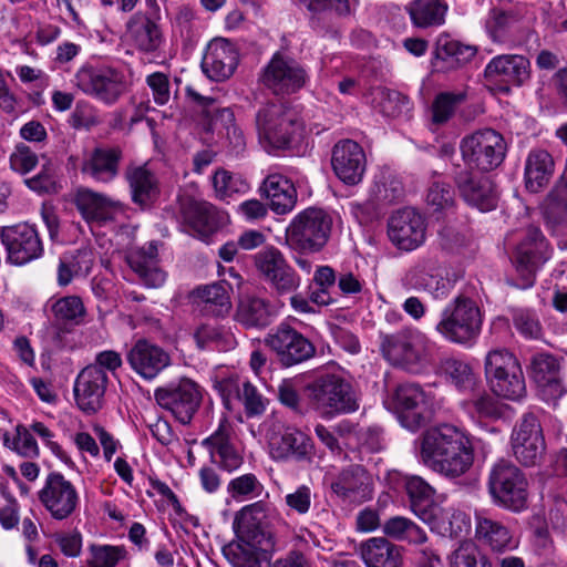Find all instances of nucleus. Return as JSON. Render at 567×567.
<instances>
[{"instance_id":"55","label":"nucleus","mask_w":567,"mask_h":567,"mask_svg":"<svg viewBox=\"0 0 567 567\" xmlns=\"http://www.w3.org/2000/svg\"><path fill=\"white\" fill-rule=\"evenodd\" d=\"M559 371L558 360L549 353H536L530 359V377L539 384L556 380Z\"/></svg>"},{"instance_id":"4","label":"nucleus","mask_w":567,"mask_h":567,"mask_svg":"<svg viewBox=\"0 0 567 567\" xmlns=\"http://www.w3.org/2000/svg\"><path fill=\"white\" fill-rule=\"evenodd\" d=\"M380 351L392 365L412 373L424 371L431 362V342L417 329H403L380 336Z\"/></svg>"},{"instance_id":"36","label":"nucleus","mask_w":567,"mask_h":567,"mask_svg":"<svg viewBox=\"0 0 567 567\" xmlns=\"http://www.w3.org/2000/svg\"><path fill=\"white\" fill-rule=\"evenodd\" d=\"M131 199L141 208L150 207L159 195V185L155 174L146 165H132L125 171Z\"/></svg>"},{"instance_id":"24","label":"nucleus","mask_w":567,"mask_h":567,"mask_svg":"<svg viewBox=\"0 0 567 567\" xmlns=\"http://www.w3.org/2000/svg\"><path fill=\"white\" fill-rule=\"evenodd\" d=\"M270 455L276 461L310 463L315 457V445L305 432L287 427L269 439Z\"/></svg>"},{"instance_id":"21","label":"nucleus","mask_w":567,"mask_h":567,"mask_svg":"<svg viewBox=\"0 0 567 567\" xmlns=\"http://www.w3.org/2000/svg\"><path fill=\"white\" fill-rule=\"evenodd\" d=\"M426 223L414 208L394 212L388 220L389 240L401 250L412 251L425 241Z\"/></svg>"},{"instance_id":"57","label":"nucleus","mask_w":567,"mask_h":567,"mask_svg":"<svg viewBox=\"0 0 567 567\" xmlns=\"http://www.w3.org/2000/svg\"><path fill=\"white\" fill-rule=\"evenodd\" d=\"M452 567H492L488 557L473 543L461 544L452 554Z\"/></svg>"},{"instance_id":"11","label":"nucleus","mask_w":567,"mask_h":567,"mask_svg":"<svg viewBox=\"0 0 567 567\" xmlns=\"http://www.w3.org/2000/svg\"><path fill=\"white\" fill-rule=\"evenodd\" d=\"M550 248L540 229L527 228L524 237L516 246L512 262L522 278L520 288H529L534 285L538 269L550 258Z\"/></svg>"},{"instance_id":"51","label":"nucleus","mask_w":567,"mask_h":567,"mask_svg":"<svg viewBox=\"0 0 567 567\" xmlns=\"http://www.w3.org/2000/svg\"><path fill=\"white\" fill-rule=\"evenodd\" d=\"M271 537H266L260 544L241 542L234 554V567H262V561L268 559V553L272 548Z\"/></svg>"},{"instance_id":"54","label":"nucleus","mask_w":567,"mask_h":567,"mask_svg":"<svg viewBox=\"0 0 567 567\" xmlns=\"http://www.w3.org/2000/svg\"><path fill=\"white\" fill-rule=\"evenodd\" d=\"M264 485L252 473L243 474L229 481L227 492L234 499L257 498L264 493Z\"/></svg>"},{"instance_id":"22","label":"nucleus","mask_w":567,"mask_h":567,"mask_svg":"<svg viewBox=\"0 0 567 567\" xmlns=\"http://www.w3.org/2000/svg\"><path fill=\"white\" fill-rule=\"evenodd\" d=\"M179 212L184 224L192 234L203 240L207 239L227 221V216L214 205L190 197L181 200Z\"/></svg>"},{"instance_id":"40","label":"nucleus","mask_w":567,"mask_h":567,"mask_svg":"<svg viewBox=\"0 0 567 567\" xmlns=\"http://www.w3.org/2000/svg\"><path fill=\"white\" fill-rule=\"evenodd\" d=\"M543 217L554 235L567 230V181L561 177L547 195L543 204Z\"/></svg>"},{"instance_id":"3","label":"nucleus","mask_w":567,"mask_h":567,"mask_svg":"<svg viewBox=\"0 0 567 567\" xmlns=\"http://www.w3.org/2000/svg\"><path fill=\"white\" fill-rule=\"evenodd\" d=\"M482 315L476 302L458 295L445 305L435 330L449 342L471 348L482 330Z\"/></svg>"},{"instance_id":"23","label":"nucleus","mask_w":567,"mask_h":567,"mask_svg":"<svg viewBox=\"0 0 567 567\" xmlns=\"http://www.w3.org/2000/svg\"><path fill=\"white\" fill-rule=\"evenodd\" d=\"M202 445L208 451L210 462L219 468L233 472L243 464V456L235 445L233 424L223 417L217 429L202 441Z\"/></svg>"},{"instance_id":"38","label":"nucleus","mask_w":567,"mask_h":567,"mask_svg":"<svg viewBox=\"0 0 567 567\" xmlns=\"http://www.w3.org/2000/svg\"><path fill=\"white\" fill-rule=\"evenodd\" d=\"M122 151L117 147H97L82 165V173L96 182L111 183L118 174Z\"/></svg>"},{"instance_id":"41","label":"nucleus","mask_w":567,"mask_h":567,"mask_svg":"<svg viewBox=\"0 0 567 567\" xmlns=\"http://www.w3.org/2000/svg\"><path fill=\"white\" fill-rule=\"evenodd\" d=\"M262 192L269 199L270 208L278 215L290 213L297 204V190L286 176L269 174L262 184Z\"/></svg>"},{"instance_id":"45","label":"nucleus","mask_w":567,"mask_h":567,"mask_svg":"<svg viewBox=\"0 0 567 567\" xmlns=\"http://www.w3.org/2000/svg\"><path fill=\"white\" fill-rule=\"evenodd\" d=\"M234 318L247 329H262L271 322L270 303L268 300L254 295L243 296L237 303Z\"/></svg>"},{"instance_id":"42","label":"nucleus","mask_w":567,"mask_h":567,"mask_svg":"<svg viewBox=\"0 0 567 567\" xmlns=\"http://www.w3.org/2000/svg\"><path fill=\"white\" fill-rule=\"evenodd\" d=\"M267 512V504L262 501L244 506L234 519V528L240 542L260 544L270 537L258 525Z\"/></svg>"},{"instance_id":"6","label":"nucleus","mask_w":567,"mask_h":567,"mask_svg":"<svg viewBox=\"0 0 567 567\" xmlns=\"http://www.w3.org/2000/svg\"><path fill=\"white\" fill-rule=\"evenodd\" d=\"M331 216L321 208H307L297 214L285 231L286 244L293 250L319 252L328 243Z\"/></svg>"},{"instance_id":"9","label":"nucleus","mask_w":567,"mask_h":567,"mask_svg":"<svg viewBox=\"0 0 567 567\" xmlns=\"http://www.w3.org/2000/svg\"><path fill=\"white\" fill-rule=\"evenodd\" d=\"M485 375L493 392L505 399L519 400L525 395L526 385L520 364L506 349L497 348L485 357Z\"/></svg>"},{"instance_id":"1","label":"nucleus","mask_w":567,"mask_h":567,"mask_svg":"<svg viewBox=\"0 0 567 567\" xmlns=\"http://www.w3.org/2000/svg\"><path fill=\"white\" fill-rule=\"evenodd\" d=\"M417 457L432 472L445 478H458L474 464L473 437L463 427L437 424L422 433Z\"/></svg>"},{"instance_id":"50","label":"nucleus","mask_w":567,"mask_h":567,"mask_svg":"<svg viewBox=\"0 0 567 567\" xmlns=\"http://www.w3.org/2000/svg\"><path fill=\"white\" fill-rule=\"evenodd\" d=\"M441 373L458 390L473 391L476 385V377L471 365L456 358H446L441 361Z\"/></svg>"},{"instance_id":"14","label":"nucleus","mask_w":567,"mask_h":567,"mask_svg":"<svg viewBox=\"0 0 567 567\" xmlns=\"http://www.w3.org/2000/svg\"><path fill=\"white\" fill-rule=\"evenodd\" d=\"M0 240L7 251V260L16 266L39 259L44 251L37 227L29 223L0 227Z\"/></svg>"},{"instance_id":"64","label":"nucleus","mask_w":567,"mask_h":567,"mask_svg":"<svg viewBox=\"0 0 567 567\" xmlns=\"http://www.w3.org/2000/svg\"><path fill=\"white\" fill-rule=\"evenodd\" d=\"M312 489L310 486L302 484L292 492L286 494L285 504L290 512L298 515H307L312 504Z\"/></svg>"},{"instance_id":"30","label":"nucleus","mask_w":567,"mask_h":567,"mask_svg":"<svg viewBox=\"0 0 567 567\" xmlns=\"http://www.w3.org/2000/svg\"><path fill=\"white\" fill-rule=\"evenodd\" d=\"M147 12H136L127 22V35L138 50L153 52L162 42V32L157 21L159 12L155 0H146Z\"/></svg>"},{"instance_id":"63","label":"nucleus","mask_w":567,"mask_h":567,"mask_svg":"<svg viewBox=\"0 0 567 567\" xmlns=\"http://www.w3.org/2000/svg\"><path fill=\"white\" fill-rule=\"evenodd\" d=\"M39 164V157L35 152L24 143H18L9 156V165L11 171L27 175L32 172Z\"/></svg>"},{"instance_id":"8","label":"nucleus","mask_w":567,"mask_h":567,"mask_svg":"<svg viewBox=\"0 0 567 567\" xmlns=\"http://www.w3.org/2000/svg\"><path fill=\"white\" fill-rule=\"evenodd\" d=\"M73 83L84 94L106 105L116 103L126 91L123 71L106 64L81 65L74 74Z\"/></svg>"},{"instance_id":"18","label":"nucleus","mask_w":567,"mask_h":567,"mask_svg":"<svg viewBox=\"0 0 567 567\" xmlns=\"http://www.w3.org/2000/svg\"><path fill=\"white\" fill-rule=\"evenodd\" d=\"M155 400L182 424H188L200 404L202 393L194 381L182 379L176 384L157 389Z\"/></svg>"},{"instance_id":"34","label":"nucleus","mask_w":567,"mask_h":567,"mask_svg":"<svg viewBox=\"0 0 567 567\" xmlns=\"http://www.w3.org/2000/svg\"><path fill=\"white\" fill-rule=\"evenodd\" d=\"M74 204L87 223L112 220L115 212L121 207L120 202L86 187L76 190Z\"/></svg>"},{"instance_id":"53","label":"nucleus","mask_w":567,"mask_h":567,"mask_svg":"<svg viewBox=\"0 0 567 567\" xmlns=\"http://www.w3.org/2000/svg\"><path fill=\"white\" fill-rule=\"evenodd\" d=\"M212 182L216 197L219 199H226L234 194L246 193L249 189V184L245 178L224 168H218L214 173Z\"/></svg>"},{"instance_id":"25","label":"nucleus","mask_w":567,"mask_h":567,"mask_svg":"<svg viewBox=\"0 0 567 567\" xmlns=\"http://www.w3.org/2000/svg\"><path fill=\"white\" fill-rule=\"evenodd\" d=\"M371 480L362 465H348L330 477L331 492L342 502L361 504L371 497Z\"/></svg>"},{"instance_id":"12","label":"nucleus","mask_w":567,"mask_h":567,"mask_svg":"<svg viewBox=\"0 0 567 567\" xmlns=\"http://www.w3.org/2000/svg\"><path fill=\"white\" fill-rule=\"evenodd\" d=\"M254 262L262 280L277 295H288L299 288L300 277L278 248L268 246L259 250Z\"/></svg>"},{"instance_id":"33","label":"nucleus","mask_w":567,"mask_h":567,"mask_svg":"<svg viewBox=\"0 0 567 567\" xmlns=\"http://www.w3.org/2000/svg\"><path fill=\"white\" fill-rule=\"evenodd\" d=\"M126 260L144 286L158 288L164 285L166 274L158 266V250L154 241L132 248L127 252Z\"/></svg>"},{"instance_id":"39","label":"nucleus","mask_w":567,"mask_h":567,"mask_svg":"<svg viewBox=\"0 0 567 567\" xmlns=\"http://www.w3.org/2000/svg\"><path fill=\"white\" fill-rule=\"evenodd\" d=\"M475 537L493 551L502 553L517 547V542L504 523L482 515L475 517Z\"/></svg>"},{"instance_id":"10","label":"nucleus","mask_w":567,"mask_h":567,"mask_svg":"<svg viewBox=\"0 0 567 567\" xmlns=\"http://www.w3.org/2000/svg\"><path fill=\"white\" fill-rule=\"evenodd\" d=\"M460 151L468 168L489 172L503 163L507 145L501 133L493 128H483L464 136Z\"/></svg>"},{"instance_id":"5","label":"nucleus","mask_w":567,"mask_h":567,"mask_svg":"<svg viewBox=\"0 0 567 567\" xmlns=\"http://www.w3.org/2000/svg\"><path fill=\"white\" fill-rule=\"evenodd\" d=\"M487 489L492 502L498 507L516 513L527 507V477L511 461L499 460L491 467Z\"/></svg>"},{"instance_id":"17","label":"nucleus","mask_w":567,"mask_h":567,"mask_svg":"<svg viewBox=\"0 0 567 567\" xmlns=\"http://www.w3.org/2000/svg\"><path fill=\"white\" fill-rule=\"evenodd\" d=\"M38 498L56 520L70 517L80 502L75 486L58 472L47 475L42 488L38 492Z\"/></svg>"},{"instance_id":"58","label":"nucleus","mask_w":567,"mask_h":567,"mask_svg":"<svg viewBox=\"0 0 567 567\" xmlns=\"http://www.w3.org/2000/svg\"><path fill=\"white\" fill-rule=\"evenodd\" d=\"M426 203L434 212H450L455 205V192L444 182H433L427 189Z\"/></svg>"},{"instance_id":"15","label":"nucleus","mask_w":567,"mask_h":567,"mask_svg":"<svg viewBox=\"0 0 567 567\" xmlns=\"http://www.w3.org/2000/svg\"><path fill=\"white\" fill-rule=\"evenodd\" d=\"M394 405L401 425L416 431L429 420L434 408V395L416 383H403L395 390Z\"/></svg>"},{"instance_id":"43","label":"nucleus","mask_w":567,"mask_h":567,"mask_svg":"<svg viewBox=\"0 0 567 567\" xmlns=\"http://www.w3.org/2000/svg\"><path fill=\"white\" fill-rule=\"evenodd\" d=\"M405 10L413 27L433 29L445 23L449 4L445 0H412Z\"/></svg>"},{"instance_id":"60","label":"nucleus","mask_w":567,"mask_h":567,"mask_svg":"<svg viewBox=\"0 0 567 567\" xmlns=\"http://www.w3.org/2000/svg\"><path fill=\"white\" fill-rule=\"evenodd\" d=\"M89 550V567H115L125 556V549L121 546L91 545Z\"/></svg>"},{"instance_id":"26","label":"nucleus","mask_w":567,"mask_h":567,"mask_svg":"<svg viewBox=\"0 0 567 567\" xmlns=\"http://www.w3.org/2000/svg\"><path fill=\"white\" fill-rule=\"evenodd\" d=\"M107 381L106 372L96 367H85L78 374L73 391L80 410L93 414L102 408Z\"/></svg>"},{"instance_id":"62","label":"nucleus","mask_w":567,"mask_h":567,"mask_svg":"<svg viewBox=\"0 0 567 567\" xmlns=\"http://www.w3.org/2000/svg\"><path fill=\"white\" fill-rule=\"evenodd\" d=\"M237 398L245 408L247 416L260 415L266 410V399L250 382H243L241 386L237 388Z\"/></svg>"},{"instance_id":"29","label":"nucleus","mask_w":567,"mask_h":567,"mask_svg":"<svg viewBox=\"0 0 567 567\" xmlns=\"http://www.w3.org/2000/svg\"><path fill=\"white\" fill-rule=\"evenodd\" d=\"M126 360L132 370L145 380H153L171 363L169 354L159 346L137 340L128 350Z\"/></svg>"},{"instance_id":"20","label":"nucleus","mask_w":567,"mask_h":567,"mask_svg":"<svg viewBox=\"0 0 567 567\" xmlns=\"http://www.w3.org/2000/svg\"><path fill=\"white\" fill-rule=\"evenodd\" d=\"M404 285L416 291H423L434 299H443L453 289V281L444 276L439 260L433 257L419 259L405 274Z\"/></svg>"},{"instance_id":"56","label":"nucleus","mask_w":567,"mask_h":567,"mask_svg":"<svg viewBox=\"0 0 567 567\" xmlns=\"http://www.w3.org/2000/svg\"><path fill=\"white\" fill-rule=\"evenodd\" d=\"M187 95L197 103L198 106L202 107L203 114L210 120L207 130L210 131L212 126L215 122L218 121V118L225 121L226 123H231L234 120L233 112L223 107L220 109L217 105V101L214 97L210 96H204L199 93H197L194 89L188 86L186 89Z\"/></svg>"},{"instance_id":"27","label":"nucleus","mask_w":567,"mask_h":567,"mask_svg":"<svg viewBox=\"0 0 567 567\" xmlns=\"http://www.w3.org/2000/svg\"><path fill=\"white\" fill-rule=\"evenodd\" d=\"M363 148L352 140L339 141L332 150L331 165L336 175L346 184H358L365 172Z\"/></svg>"},{"instance_id":"13","label":"nucleus","mask_w":567,"mask_h":567,"mask_svg":"<svg viewBox=\"0 0 567 567\" xmlns=\"http://www.w3.org/2000/svg\"><path fill=\"white\" fill-rule=\"evenodd\" d=\"M265 344L286 368L300 364L316 353L312 342L297 329L281 323L265 337Z\"/></svg>"},{"instance_id":"37","label":"nucleus","mask_w":567,"mask_h":567,"mask_svg":"<svg viewBox=\"0 0 567 567\" xmlns=\"http://www.w3.org/2000/svg\"><path fill=\"white\" fill-rule=\"evenodd\" d=\"M555 172V162L549 152L533 148L527 154L524 165V182L530 193H539L549 184Z\"/></svg>"},{"instance_id":"47","label":"nucleus","mask_w":567,"mask_h":567,"mask_svg":"<svg viewBox=\"0 0 567 567\" xmlns=\"http://www.w3.org/2000/svg\"><path fill=\"white\" fill-rule=\"evenodd\" d=\"M231 285L226 280H220L198 287L195 290V296L205 312L214 317H225L231 309Z\"/></svg>"},{"instance_id":"48","label":"nucleus","mask_w":567,"mask_h":567,"mask_svg":"<svg viewBox=\"0 0 567 567\" xmlns=\"http://www.w3.org/2000/svg\"><path fill=\"white\" fill-rule=\"evenodd\" d=\"M194 340L202 350L216 349L227 351L236 346V338L231 329L217 322H205L194 331Z\"/></svg>"},{"instance_id":"19","label":"nucleus","mask_w":567,"mask_h":567,"mask_svg":"<svg viewBox=\"0 0 567 567\" xmlns=\"http://www.w3.org/2000/svg\"><path fill=\"white\" fill-rule=\"evenodd\" d=\"M512 449L524 466H535L542 461L546 445L540 422L533 413L524 414L513 430Z\"/></svg>"},{"instance_id":"31","label":"nucleus","mask_w":567,"mask_h":567,"mask_svg":"<svg viewBox=\"0 0 567 567\" xmlns=\"http://www.w3.org/2000/svg\"><path fill=\"white\" fill-rule=\"evenodd\" d=\"M484 76L489 82L497 81L506 86H520L530 76V63L522 54H499L486 64Z\"/></svg>"},{"instance_id":"61","label":"nucleus","mask_w":567,"mask_h":567,"mask_svg":"<svg viewBox=\"0 0 567 567\" xmlns=\"http://www.w3.org/2000/svg\"><path fill=\"white\" fill-rule=\"evenodd\" d=\"M3 443L19 455L23 457L34 458L39 455V447L35 439L30 431L18 425L16 429V436L10 440L8 434L3 435Z\"/></svg>"},{"instance_id":"52","label":"nucleus","mask_w":567,"mask_h":567,"mask_svg":"<svg viewBox=\"0 0 567 567\" xmlns=\"http://www.w3.org/2000/svg\"><path fill=\"white\" fill-rule=\"evenodd\" d=\"M54 319L65 324L80 326L84 322L86 309L79 296H65L51 306Z\"/></svg>"},{"instance_id":"2","label":"nucleus","mask_w":567,"mask_h":567,"mask_svg":"<svg viewBox=\"0 0 567 567\" xmlns=\"http://www.w3.org/2000/svg\"><path fill=\"white\" fill-rule=\"evenodd\" d=\"M305 393L310 406L322 417L353 413L360 400L352 384L336 373H323L309 382Z\"/></svg>"},{"instance_id":"46","label":"nucleus","mask_w":567,"mask_h":567,"mask_svg":"<svg viewBox=\"0 0 567 567\" xmlns=\"http://www.w3.org/2000/svg\"><path fill=\"white\" fill-rule=\"evenodd\" d=\"M361 558L367 567H401L400 547L384 537H372L361 545Z\"/></svg>"},{"instance_id":"16","label":"nucleus","mask_w":567,"mask_h":567,"mask_svg":"<svg viewBox=\"0 0 567 567\" xmlns=\"http://www.w3.org/2000/svg\"><path fill=\"white\" fill-rule=\"evenodd\" d=\"M308 74L295 59L276 52L264 68L260 81L277 95H289L305 86Z\"/></svg>"},{"instance_id":"49","label":"nucleus","mask_w":567,"mask_h":567,"mask_svg":"<svg viewBox=\"0 0 567 567\" xmlns=\"http://www.w3.org/2000/svg\"><path fill=\"white\" fill-rule=\"evenodd\" d=\"M523 14L518 9L505 10L493 8L485 19V31L495 43H505L509 38L511 29L518 23Z\"/></svg>"},{"instance_id":"28","label":"nucleus","mask_w":567,"mask_h":567,"mask_svg":"<svg viewBox=\"0 0 567 567\" xmlns=\"http://www.w3.org/2000/svg\"><path fill=\"white\" fill-rule=\"evenodd\" d=\"M239 61L236 45L217 38L212 40L202 60L203 72L214 81H224L233 75Z\"/></svg>"},{"instance_id":"59","label":"nucleus","mask_w":567,"mask_h":567,"mask_svg":"<svg viewBox=\"0 0 567 567\" xmlns=\"http://www.w3.org/2000/svg\"><path fill=\"white\" fill-rule=\"evenodd\" d=\"M465 100L462 92H443L440 93L432 105V118L435 124L447 122L455 112V109Z\"/></svg>"},{"instance_id":"7","label":"nucleus","mask_w":567,"mask_h":567,"mask_svg":"<svg viewBox=\"0 0 567 567\" xmlns=\"http://www.w3.org/2000/svg\"><path fill=\"white\" fill-rule=\"evenodd\" d=\"M259 136L277 148H285L302 137L305 126L298 112L284 103H269L256 115Z\"/></svg>"},{"instance_id":"44","label":"nucleus","mask_w":567,"mask_h":567,"mask_svg":"<svg viewBox=\"0 0 567 567\" xmlns=\"http://www.w3.org/2000/svg\"><path fill=\"white\" fill-rule=\"evenodd\" d=\"M476 48L464 44L446 33L437 37L435 43V59L442 63L441 70H454L468 63L476 54Z\"/></svg>"},{"instance_id":"35","label":"nucleus","mask_w":567,"mask_h":567,"mask_svg":"<svg viewBox=\"0 0 567 567\" xmlns=\"http://www.w3.org/2000/svg\"><path fill=\"white\" fill-rule=\"evenodd\" d=\"M405 491L412 512L434 528L435 518L441 511L433 504L435 489L421 476L410 475L405 477Z\"/></svg>"},{"instance_id":"32","label":"nucleus","mask_w":567,"mask_h":567,"mask_svg":"<svg viewBox=\"0 0 567 567\" xmlns=\"http://www.w3.org/2000/svg\"><path fill=\"white\" fill-rule=\"evenodd\" d=\"M455 184L462 198L481 212L493 210L497 205V195L493 182L487 176H474L462 171L455 176Z\"/></svg>"}]
</instances>
